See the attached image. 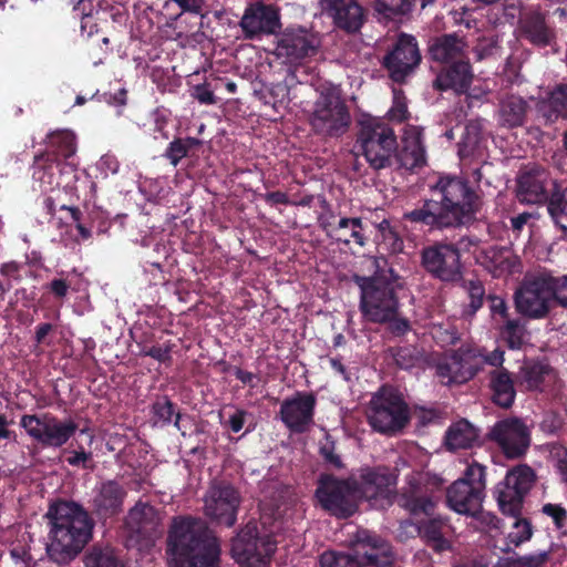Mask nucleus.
Here are the masks:
<instances>
[{"label": "nucleus", "instance_id": "f257e3e1", "mask_svg": "<svg viewBox=\"0 0 567 567\" xmlns=\"http://www.w3.org/2000/svg\"><path fill=\"white\" fill-rule=\"evenodd\" d=\"M49 543L47 554L59 565L72 561L92 537L93 522L74 502H58L49 507Z\"/></svg>", "mask_w": 567, "mask_h": 567}, {"label": "nucleus", "instance_id": "f03ea898", "mask_svg": "<svg viewBox=\"0 0 567 567\" xmlns=\"http://www.w3.org/2000/svg\"><path fill=\"white\" fill-rule=\"evenodd\" d=\"M167 556L169 567H218L220 544L203 520L177 517L171 525Z\"/></svg>", "mask_w": 567, "mask_h": 567}, {"label": "nucleus", "instance_id": "7ed1b4c3", "mask_svg": "<svg viewBox=\"0 0 567 567\" xmlns=\"http://www.w3.org/2000/svg\"><path fill=\"white\" fill-rule=\"evenodd\" d=\"M535 472L526 464L509 470L495 487V497L501 511L511 517V530L506 536V550L518 547L530 539L533 527L529 520L518 517L523 499L535 482Z\"/></svg>", "mask_w": 567, "mask_h": 567}, {"label": "nucleus", "instance_id": "20e7f679", "mask_svg": "<svg viewBox=\"0 0 567 567\" xmlns=\"http://www.w3.org/2000/svg\"><path fill=\"white\" fill-rule=\"evenodd\" d=\"M265 509L261 514V525L265 528L260 533L258 524L248 522L233 538L230 554L234 560L247 567H260L266 565L276 550L277 542L272 536L280 530L281 523L274 520L268 527Z\"/></svg>", "mask_w": 567, "mask_h": 567}, {"label": "nucleus", "instance_id": "39448f33", "mask_svg": "<svg viewBox=\"0 0 567 567\" xmlns=\"http://www.w3.org/2000/svg\"><path fill=\"white\" fill-rule=\"evenodd\" d=\"M389 544L368 529L355 533L352 553L326 551L320 557L321 567H383L391 563Z\"/></svg>", "mask_w": 567, "mask_h": 567}, {"label": "nucleus", "instance_id": "423d86ee", "mask_svg": "<svg viewBox=\"0 0 567 567\" xmlns=\"http://www.w3.org/2000/svg\"><path fill=\"white\" fill-rule=\"evenodd\" d=\"M431 189L433 199L439 202L440 210L445 216L443 223L456 226L473 214L475 194L463 178L451 175L440 176Z\"/></svg>", "mask_w": 567, "mask_h": 567}, {"label": "nucleus", "instance_id": "0eeeda50", "mask_svg": "<svg viewBox=\"0 0 567 567\" xmlns=\"http://www.w3.org/2000/svg\"><path fill=\"white\" fill-rule=\"evenodd\" d=\"M485 488V466L472 462L467 465L463 476L447 488V506L457 514L475 516L482 507Z\"/></svg>", "mask_w": 567, "mask_h": 567}, {"label": "nucleus", "instance_id": "6e6552de", "mask_svg": "<svg viewBox=\"0 0 567 567\" xmlns=\"http://www.w3.org/2000/svg\"><path fill=\"white\" fill-rule=\"evenodd\" d=\"M371 427L382 434H395L409 422V408L391 388H382L370 400L367 412Z\"/></svg>", "mask_w": 567, "mask_h": 567}, {"label": "nucleus", "instance_id": "1a4fd4ad", "mask_svg": "<svg viewBox=\"0 0 567 567\" xmlns=\"http://www.w3.org/2000/svg\"><path fill=\"white\" fill-rule=\"evenodd\" d=\"M350 113L336 85L322 87L317 99L310 124L316 133L324 136L342 135L350 125Z\"/></svg>", "mask_w": 567, "mask_h": 567}, {"label": "nucleus", "instance_id": "9d476101", "mask_svg": "<svg viewBox=\"0 0 567 567\" xmlns=\"http://www.w3.org/2000/svg\"><path fill=\"white\" fill-rule=\"evenodd\" d=\"M358 143L370 166L381 169L390 163L391 154L396 146V137L383 120L364 116L360 121Z\"/></svg>", "mask_w": 567, "mask_h": 567}, {"label": "nucleus", "instance_id": "9b49d317", "mask_svg": "<svg viewBox=\"0 0 567 567\" xmlns=\"http://www.w3.org/2000/svg\"><path fill=\"white\" fill-rule=\"evenodd\" d=\"M20 426L33 441L53 449L66 444L79 427L73 419H59L51 413L24 414L20 419Z\"/></svg>", "mask_w": 567, "mask_h": 567}, {"label": "nucleus", "instance_id": "f8f14e48", "mask_svg": "<svg viewBox=\"0 0 567 567\" xmlns=\"http://www.w3.org/2000/svg\"><path fill=\"white\" fill-rule=\"evenodd\" d=\"M549 282L545 270L526 278L515 293L517 311L529 319L545 318L557 303Z\"/></svg>", "mask_w": 567, "mask_h": 567}, {"label": "nucleus", "instance_id": "ddd939ff", "mask_svg": "<svg viewBox=\"0 0 567 567\" xmlns=\"http://www.w3.org/2000/svg\"><path fill=\"white\" fill-rule=\"evenodd\" d=\"M162 533L159 513L152 505L138 502L130 509L124 528L127 547L148 549Z\"/></svg>", "mask_w": 567, "mask_h": 567}, {"label": "nucleus", "instance_id": "4468645a", "mask_svg": "<svg viewBox=\"0 0 567 567\" xmlns=\"http://www.w3.org/2000/svg\"><path fill=\"white\" fill-rule=\"evenodd\" d=\"M444 480L429 471H413L405 476V484L399 496V505L411 514H430L434 503L432 494L439 491Z\"/></svg>", "mask_w": 567, "mask_h": 567}, {"label": "nucleus", "instance_id": "2eb2a0df", "mask_svg": "<svg viewBox=\"0 0 567 567\" xmlns=\"http://www.w3.org/2000/svg\"><path fill=\"white\" fill-rule=\"evenodd\" d=\"M358 491V499L364 498L370 506L383 509L393 502L396 476L386 467H362L358 478H350Z\"/></svg>", "mask_w": 567, "mask_h": 567}, {"label": "nucleus", "instance_id": "dca6fc26", "mask_svg": "<svg viewBox=\"0 0 567 567\" xmlns=\"http://www.w3.org/2000/svg\"><path fill=\"white\" fill-rule=\"evenodd\" d=\"M360 310L365 319L377 323L396 317L399 301L392 287L375 279L362 278Z\"/></svg>", "mask_w": 567, "mask_h": 567}, {"label": "nucleus", "instance_id": "f3484780", "mask_svg": "<svg viewBox=\"0 0 567 567\" xmlns=\"http://www.w3.org/2000/svg\"><path fill=\"white\" fill-rule=\"evenodd\" d=\"M316 496L320 505L337 517L347 518L358 507V491L350 478L338 480L331 475H322Z\"/></svg>", "mask_w": 567, "mask_h": 567}, {"label": "nucleus", "instance_id": "a211bd4d", "mask_svg": "<svg viewBox=\"0 0 567 567\" xmlns=\"http://www.w3.org/2000/svg\"><path fill=\"white\" fill-rule=\"evenodd\" d=\"M32 178L34 188L42 193L60 187L72 190L78 179L76 163H62L50 155L38 157L33 164Z\"/></svg>", "mask_w": 567, "mask_h": 567}, {"label": "nucleus", "instance_id": "6ab92c4d", "mask_svg": "<svg viewBox=\"0 0 567 567\" xmlns=\"http://www.w3.org/2000/svg\"><path fill=\"white\" fill-rule=\"evenodd\" d=\"M488 435L508 458L523 456L530 444V431L528 426L525 422L516 417L504 419L496 422Z\"/></svg>", "mask_w": 567, "mask_h": 567}, {"label": "nucleus", "instance_id": "aec40b11", "mask_svg": "<svg viewBox=\"0 0 567 567\" xmlns=\"http://www.w3.org/2000/svg\"><path fill=\"white\" fill-rule=\"evenodd\" d=\"M319 47L317 37L303 28H288L277 40L276 56L285 64L298 65L313 55Z\"/></svg>", "mask_w": 567, "mask_h": 567}, {"label": "nucleus", "instance_id": "412c9836", "mask_svg": "<svg viewBox=\"0 0 567 567\" xmlns=\"http://www.w3.org/2000/svg\"><path fill=\"white\" fill-rule=\"evenodd\" d=\"M240 504L239 493L228 484H215L209 487L204 498L205 515L210 519L233 527L237 520Z\"/></svg>", "mask_w": 567, "mask_h": 567}, {"label": "nucleus", "instance_id": "4be33fe9", "mask_svg": "<svg viewBox=\"0 0 567 567\" xmlns=\"http://www.w3.org/2000/svg\"><path fill=\"white\" fill-rule=\"evenodd\" d=\"M239 25L246 39L274 34L281 27L280 14L278 9L271 4L254 2L245 9Z\"/></svg>", "mask_w": 567, "mask_h": 567}, {"label": "nucleus", "instance_id": "5701e85b", "mask_svg": "<svg viewBox=\"0 0 567 567\" xmlns=\"http://www.w3.org/2000/svg\"><path fill=\"white\" fill-rule=\"evenodd\" d=\"M317 398L311 392H297L280 405V419L292 432L303 433L313 423Z\"/></svg>", "mask_w": 567, "mask_h": 567}, {"label": "nucleus", "instance_id": "b1692460", "mask_svg": "<svg viewBox=\"0 0 567 567\" xmlns=\"http://www.w3.org/2000/svg\"><path fill=\"white\" fill-rule=\"evenodd\" d=\"M421 60L417 43L414 37L402 34L394 49L384 56V66L395 82H402L419 64Z\"/></svg>", "mask_w": 567, "mask_h": 567}, {"label": "nucleus", "instance_id": "393cba45", "mask_svg": "<svg viewBox=\"0 0 567 567\" xmlns=\"http://www.w3.org/2000/svg\"><path fill=\"white\" fill-rule=\"evenodd\" d=\"M424 268L444 281H453L460 277V252L452 245H435L422 252Z\"/></svg>", "mask_w": 567, "mask_h": 567}, {"label": "nucleus", "instance_id": "a878e982", "mask_svg": "<svg viewBox=\"0 0 567 567\" xmlns=\"http://www.w3.org/2000/svg\"><path fill=\"white\" fill-rule=\"evenodd\" d=\"M126 488L115 480L97 483L92 491V507L94 513L103 518L117 515L123 509Z\"/></svg>", "mask_w": 567, "mask_h": 567}, {"label": "nucleus", "instance_id": "bb28decb", "mask_svg": "<svg viewBox=\"0 0 567 567\" xmlns=\"http://www.w3.org/2000/svg\"><path fill=\"white\" fill-rule=\"evenodd\" d=\"M320 225L327 235L346 245L355 243L360 247H363L367 241V237L363 231V223L359 217H341L338 221L334 220V216L320 217Z\"/></svg>", "mask_w": 567, "mask_h": 567}, {"label": "nucleus", "instance_id": "cd10ccee", "mask_svg": "<svg viewBox=\"0 0 567 567\" xmlns=\"http://www.w3.org/2000/svg\"><path fill=\"white\" fill-rule=\"evenodd\" d=\"M323 11L348 32L358 31L363 23V10L355 0H320Z\"/></svg>", "mask_w": 567, "mask_h": 567}, {"label": "nucleus", "instance_id": "c85d7f7f", "mask_svg": "<svg viewBox=\"0 0 567 567\" xmlns=\"http://www.w3.org/2000/svg\"><path fill=\"white\" fill-rule=\"evenodd\" d=\"M400 166L406 171L422 167L426 162L425 148L422 143V128L406 125L402 136V147L396 155Z\"/></svg>", "mask_w": 567, "mask_h": 567}, {"label": "nucleus", "instance_id": "c756f323", "mask_svg": "<svg viewBox=\"0 0 567 567\" xmlns=\"http://www.w3.org/2000/svg\"><path fill=\"white\" fill-rule=\"evenodd\" d=\"M517 197L527 204H539L547 200V187L551 184L546 171L532 168L518 177Z\"/></svg>", "mask_w": 567, "mask_h": 567}, {"label": "nucleus", "instance_id": "7c9ffc66", "mask_svg": "<svg viewBox=\"0 0 567 567\" xmlns=\"http://www.w3.org/2000/svg\"><path fill=\"white\" fill-rule=\"evenodd\" d=\"M466 47L463 38L456 34H445L432 41L429 52L435 61L454 64L467 60Z\"/></svg>", "mask_w": 567, "mask_h": 567}, {"label": "nucleus", "instance_id": "2f4dec72", "mask_svg": "<svg viewBox=\"0 0 567 567\" xmlns=\"http://www.w3.org/2000/svg\"><path fill=\"white\" fill-rule=\"evenodd\" d=\"M516 33L518 38L526 39L538 47L550 45L553 40V32L539 12H525L519 20Z\"/></svg>", "mask_w": 567, "mask_h": 567}, {"label": "nucleus", "instance_id": "473e14b6", "mask_svg": "<svg viewBox=\"0 0 567 567\" xmlns=\"http://www.w3.org/2000/svg\"><path fill=\"white\" fill-rule=\"evenodd\" d=\"M518 384L527 391H543L555 379L549 364L540 361L525 362L518 372Z\"/></svg>", "mask_w": 567, "mask_h": 567}, {"label": "nucleus", "instance_id": "72a5a7b5", "mask_svg": "<svg viewBox=\"0 0 567 567\" xmlns=\"http://www.w3.org/2000/svg\"><path fill=\"white\" fill-rule=\"evenodd\" d=\"M472 71L466 61H458L439 73L435 86L441 91L453 90L455 93H465L472 82Z\"/></svg>", "mask_w": 567, "mask_h": 567}, {"label": "nucleus", "instance_id": "f704fd0d", "mask_svg": "<svg viewBox=\"0 0 567 567\" xmlns=\"http://www.w3.org/2000/svg\"><path fill=\"white\" fill-rule=\"evenodd\" d=\"M489 382L493 401L505 409L512 406L516 396L512 374L504 368L495 369L491 372Z\"/></svg>", "mask_w": 567, "mask_h": 567}, {"label": "nucleus", "instance_id": "c9c22d12", "mask_svg": "<svg viewBox=\"0 0 567 567\" xmlns=\"http://www.w3.org/2000/svg\"><path fill=\"white\" fill-rule=\"evenodd\" d=\"M528 103L520 96L509 95L499 103L498 122L506 127H517L524 123Z\"/></svg>", "mask_w": 567, "mask_h": 567}, {"label": "nucleus", "instance_id": "e433bc0d", "mask_svg": "<svg viewBox=\"0 0 567 567\" xmlns=\"http://www.w3.org/2000/svg\"><path fill=\"white\" fill-rule=\"evenodd\" d=\"M477 439V430L466 420H461L447 429L445 445L451 451L470 449Z\"/></svg>", "mask_w": 567, "mask_h": 567}, {"label": "nucleus", "instance_id": "4c0bfd02", "mask_svg": "<svg viewBox=\"0 0 567 567\" xmlns=\"http://www.w3.org/2000/svg\"><path fill=\"white\" fill-rule=\"evenodd\" d=\"M445 217L440 210L439 202L436 199L425 200L422 207L406 212L403 215L405 220L413 224H421L430 227H451V224L443 223Z\"/></svg>", "mask_w": 567, "mask_h": 567}, {"label": "nucleus", "instance_id": "58836bf2", "mask_svg": "<svg viewBox=\"0 0 567 567\" xmlns=\"http://www.w3.org/2000/svg\"><path fill=\"white\" fill-rule=\"evenodd\" d=\"M48 144L54 151L55 158L62 163L73 162L78 164L75 158L76 137L70 130H59L48 135Z\"/></svg>", "mask_w": 567, "mask_h": 567}, {"label": "nucleus", "instance_id": "ea45409f", "mask_svg": "<svg viewBox=\"0 0 567 567\" xmlns=\"http://www.w3.org/2000/svg\"><path fill=\"white\" fill-rule=\"evenodd\" d=\"M485 145L481 133V125L478 122L468 123L458 143V155L461 158L474 157L477 159L483 158Z\"/></svg>", "mask_w": 567, "mask_h": 567}, {"label": "nucleus", "instance_id": "a19ab883", "mask_svg": "<svg viewBox=\"0 0 567 567\" xmlns=\"http://www.w3.org/2000/svg\"><path fill=\"white\" fill-rule=\"evenodd\" d=\"M483 265L493 277H502L514 272L518 261L508 249H489L485 254Z\"/></svg>", "mask_w": 567, "mask_h": 567}, {"label": "nucleus", "instance_id": "79ce46f5", "mask_svg": "<svg viewBox=\"0 0 567 567\" xmlns=\"http://www.w3.org/2000/svg\"><path fill=\"white\" fill-rule=\"evenodd\" d=\"M539 112L547 122H553L559 115L567 117V84L558 85L539 105Z\"/></svg>", "mask_w": 567, "mask_h": 567}, {"label": "nucleus", "instance_id": "37998d69", "mask_svg": "<svg viewBox=\"0 0 567 567\" xmlns=\"http://www.w3.org/2000/svg\"><path fill=\"white\" fill-rule=\"evenodd\" d=\"M446 528L447 525L441 518L429 519L416 527L422 538L437 551L449 547V543L444 537Z\"/></svg>", "mask_w": 567, "mask_h": 567}, {"label": "nucleus", "instance_id": "c03bdc74", "mask_svg": "<svg viewBox=\"0 0 567 567\" xmlns=\"http://www.w3.org/2000/svg\"><path fill=\"white\" fill-rule=\"evenodd\" d=\"M415 0H374V10L379 19L398 21L406 17Z\"/></svg>", "mask_w": 567, "mask_h": 567}, {"label": "nucleus", "instance_id": "a18cd8bd", "mask_svg": "<svg viewBox=\"0 0 567 567\" xmlns=\"http://www.w3.org/2000/svg\"><path fill=\"white\" fill-rule=\"evenodd\" d=\"M457 358L460 361L461 370H458V377H461V382H466L474 378L480 368V348H460L456 350Z\"/></svg>", "mask_w": 567, "mask_h": 567}, {"label": "nucleus", "instance_id": "49530a36", "mask_svg": "<svg viewBox=\"0 0 567 567\" xmlns=\"http://www.w3.org/2000/svg\"><path fill=\"white\" fill-rule=\"evenodd\" d=\"M85 567H123L111 547H93L84 557Z\"/></svg>", "mask_w": 567, "mask_h": 567}, {"label": "nucleus", "instance_id": "de8ad7c7", "mask_svg": "<svg viewBox=\"0 0 567 567\" xmlns=\"http://www.w3.org/2000/svg\"><path fill=\"white\" fill-rule=\"evenodd\" d=\"M547 210L557 227L567 233V187L561 193H554L547 205Z\"/></svg>", "mask_w": 567, "mask_h": 567}, {"label": "nucleus", "instance_id": "09e8293b", "mask_svg": "<svg viewBox=\"0 0 567 567\" xmlns=\"http://www.w3.org/2000/svg\"><path fill=\"white\" fill-rule=\"evenodd\" d=\"M460 361L457 352H452L449 357H445L436 364V375L444 384L462 383L461 377H458Z\"/></svg>", "mask_w": 567, "mask_h": 567}, {"label": "nucleus", "instance_id": "8fccbe9b", "mask_svg": "<svg viewBox=\"0 0 567 567\" xmlns=\"http://www.w3.org/2000/svg\"><path fill=\"white\" fill-rule=\"evenodd\" d=\"M549 558L546 550L517 558H501L492 567H543Z\"/></svg>", "mask_w": 567, "mask_h": 567}, {"label": "nucleus", "instance_id": "3c124183", "mask_svg": "<svg viewBox=\"0 0 567 567\" xmlns=\"http://www.w3.org/2000/svg\"><path fill=\"white\" fill-rule=\"evenodd\" d=\"M199 144L194 137L177 138L169 143L165 151V157L174 166L188 155L189 151Z\"/></svg>", "mask_w": 567, "mask_h": 567}, {"label": "nucleus", "instance_id": "603ef678", "mask_svg": "<svg viewBox=\"0 0 567 567\" xmlns=\"http://www.w3.org/2000/svg\"><path fill=\"white\" fill-rule=\"evenodd\" d=\"M498 328L501 329L509 348L519 349L523 346L526 330L519 319L506 320V322L498 326Z\"/></svg>", "mask_w": 567, "mask_h": 567}, {"label": "nucleus", "instance_id": "864d4df0", "mask_svg": "<svg viewBox=\"0 0 567 567\" xmlns=\"http://www.w3.org/2000/svg\"><path fill=\"white\" fill-rule=\"evenodd\" d=\"M396 364L402 369H411L424 361L423 353L415 347H401L394 353Z\"/></svg>", "mask_w": 567, "mask_h": 567}, {"label": "nucleus", "instance_id": "5fc2aeb1", "mask_svg": "<svg viewBox=\"0 0 567 567\" xmlns=\"http://www.w3.org/2000/svg\"><path fill=\"white\" fill-rule=\"evenodd\" d=\"M431 334L433 339L442 347L455 344L460 339L457 329L449 322L433 324Z\"/></svg>", "mask_w": 567, "mask_h": 567}, {"label": "nucleus", "instance_id": "6e6d98bb", "mask_svg": "<svg viewBox=\"0 0 567 567\" xmlns=\"http://www.w3.org/2000/svg\"><path fill=\"white\" fill-rule=\"evenodd\" d=\"M174 415V405L168 399H159L153 404V420L155 425L168 424Z\"/></svg>", "mask_w": 567, "mask_h": 567}, {"label": "nucleus", "instance_id": "4d7b16f0", "mask_svg": "<svg viewBox=\"0 0 567 567\" xmlns=\"http://www.w3.org/2000/svg\"><path fill=\"white\" fill-rule=\"evenodd\" d=\"M293 76V73H289L285 82L275 83L268 87V92L274 99V106L285 105L291 101L289 85L292 83Z\"/></svg>", "mask_w": 567, "mask_h": 567}, {"label": "nucleus", "instance_id": "13d9d810", "mask_svg": "<svg viewBox=\"0 0 567 567\" xmlns=\"http://www.w3.org/2000/svg\"><path fill=\"white\" fill-rule=\"evenodd\" d=\"M189 95L202 105H215L217 103V96L207 80L192 85L189 87Z\"/></svg>", "mask_w": 567, "mask_h": 567}, {"label": "nucleus", "instance_id": "bf43d9fd", "mask_svg": "<svg viewBox=\"0 0 567 567\" xmlns=\"http://www.w3.org/2000/svg\"><path fill=\"white\" fill-rule=\"evenodd\" d=\"M465 289L471 299L468 315L473 316L483 305L485 289L480 280L465 281Z\"/></svg>", "mask_w": 567, "mask_h": 567}, {"label": "nucleus", "instance_id": "052dcab7", "mask_svg": "<svg viewBox=\"0 0 567 567\" xmlns=\"http://www.w3.org/2000/svg\"><path fill=\"white\" fill-rule=\"evenodd\" d=\"M380 231L383 237V244L392 254H398L403 250L404 244L402 238L395 233L388 220L380 224Z\"/></svg>", "mask_w": 567, "mask_h": 567}, {"label": "nucleus", "instance_id": "680f3d73", "mask_svg": "<svg viewBox=\"0 0 567 567\" xmlns=\"http://www.w3.org/2000/svg\"><path fill=\"white\" fill-rule=\"evenodd\" d=\"M388 116L395 122H402L408 117L406 100L401 90H393V104L388 111Z\"/></svg>", "mask_w": 567, "mask_h": 567}, {"label": "nucleus", "instance_id": "e2e57ef3", "mask_svg": "<svg viewBox=\"0 0 567 567\" xmlns=\"http://www.w3.org/2000/svg\"><path fill=\"white\" fill-rule=\"evenodd\" d=\"M548 279L557 305L567 307V275L554 276L548 271Z\"/></svg>", "mask_w": 567, "mask_h": 567}, {"label": "nucleus", "instance_id": "0e129e2a", "mask_svg": "<svg viewBox=\"0 0 567 567\" xmlns=\"http://www.w3.org/2000/svg\"><path fill=\"white\" fill-rule=\"evenodd\" d=\"M489 310L492 319L497 327L506 322V320H511L508 318V307L501 297H489Z\"/></svg>", "mask_w": 567, "mask_h": 567}, {"label": "nucleus", "instance_id": "69168bd1", "mask_svg": "<svg viewBox=\"0 0 567 567\" xmlns=\"http://www.w3.org/2000/svg\"><path fill=\"white\" fill-rule=\"evenodd\" d=\"M91 6V0H80L78 4L74 7V11L78 16L81 17V32L82 34H86V37H91L94 33L95 24L92 23L91 12L92 8L89 12L85 11L86 4Z\"/></svg>", "mask_w": 567, "mask_h": 567}, {"label": "nucleus", "instance_id": "338daca9", "mask_svg": "<svg viewBox=\"0 0 567 567\" xmlns=\"http://www.w3.org/2000/svg\"><path fill=\"white\" fill-rule=\"evenodd\" d=\"M95 167L103 177H107L109 175H114L118 172L120 163L114 155L105 154L101 156Z\"/></svg>", "mask_w": 567, "mask_h": 567}, {"label": "nucleus", "instance_id": "774afa93", "mask_svg": "<svg viewBox=\"0 0 567 567\" xmlns=\"http://www.w3.org/2000/svg\"><path fill=\"white\" fill-rule=\"evenodd\" d=\"M554 467L559 476L560 482L567 487V450L557 449L553 453Z\"/></svg>", "mask_w": 567, "mask_h": 567}]
</instances>
